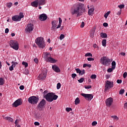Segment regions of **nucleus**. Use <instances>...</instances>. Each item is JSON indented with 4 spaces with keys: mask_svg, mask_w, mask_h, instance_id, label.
I'll return each mask as SVG.
<instances>
[{
    "mask_svg": "<svg viewBox=\"0 0 127 127\" xmlns=\"http://www.w3.org/2000/svg\"><path fill=\"white\" fill-rule=\"evenodd\" d=\"M85 12L86 9H85L84 5L81 3L73 5V6L71 7L70 10L72 15L76 14L77 17L78 16H81L83 14V13Z\"/></svg>",
    "mask_w": 127,
    "mask_h": 127,
    "instance_id": "obj_1",
    "label": "nucleus"
},
{
    "mask_svg": "<svg viewBox=\"0 0 127 127\" xmlns=\"http://www.w3.org/2000/svg\"><path fill=\"white\" fill-rule=\"evenodd\" d=\"M35 43L38 45L39 48H44L45 47V42H44V39L43 37H38L35 40Z\"/></svg>",
    "mask_w": 127,
    "mask_h": 127,
    "instance_id": "obj_2",
    "label": "nucleus"
},
{
    "mask_svg": "<svg viewBox=\"0 0 127 127\" xmlns=\"http://www.w3.org/2000/svg\"><path fill=\"white\" fill-rule=\"evenodd\" d=\"M38 101H39V97L35 96H31L28 99V102L32 105H37Z\"/></svg>",
    "mask_w": 127,
    "mask_h": 127,
    "instance_id": "obj_3",
    "label": "nucleus"
},
{
    "mask_svg": "<svg viewBox=\"0 0 127 127\" xmlns=\"http://www.w3.org/2000/svg\"><path fill=\"white\" fill-rule=\"evenodd\" d=\"M101 64L105 66H110L111 65V60L107 58L106 57H103L100 60Z\"/></svg>",
    "mask_w": 127,
    "mask_h": 127,
    "instance_id": "obj_4",
    "label": "nucleus"
},
{
    "mask_svg": "<svg viewBox=\"0 0 127 127\" xmlns=\"http://www.w3.org/2000/svg\"><path fill=\"white\" fill-rule=\"evenodd\" d=\"M9 46L11 48H13L14 50H18L19 47H18V42L15 40H11L9 41Z\"/></svg>",
    "mask_w": 127,
    "mask_h": 127,
    "instance_id": "obj_5",
    "label": "nucleus"
},
{
    "mask_svg": "<svg viewBox=\"0 0 127 127\" xmlns=\"http://www.w3.org/2000/svg\"><path fill=\"white\" fill-rule=\"evenodd\" d=\"M24 17V15H23V13L20 12L18 15H15L12 17V20L13 21H20L21 20V18H23Z\"/></svg>",
    "mask_w": 127,
    "mask_h": 127,
    "instance_id": "obj_6",
    "label": "nucleus"
},
{
    "mask_svg": "<svg viewBox=\"0 0 127 127\" xmlns=\"http://www.w3.org/2000/svg\"><path fill=\"white\" fill-rule=\"evenodd\" d=\"M47 76V69H44L42 70V72L39 74L38 76V78L40 79V80H42V81H43L45 80L46 78V76Z\"/></svg>",
    "mask_w": 127,
    "mask_h": 127,
    "instance_id": "obj_7",
    "label": "nucleus"
},
{
    "mask_svg": "<svg viewBox=\"0 0 127 127\" xmlns=\"http://www.w3.org/2000/svg\"><path fill=\"white\" fill-rule=\"evenodd\" d=\"M114 87V82H111L109 80L105 81V91H108V90L113 88Z\"/></svg>",
    "mask_w": 127,
    "mask_h": 127,
    "instance_id": "obj_8",
    "label": "nucleus"
},
{
    "mask_svg": "<svg viewBox=\"0 0 127 127\" xmlns=\"http://www.w3.org/2000/svg\"><path fill=\"white\" fill-rule=\"evenodd\" d=\"M54 93L51 92V93H48L46 95L44 96V98L46 99V101L48 102H53V99H52V97L54 96Z\"/></svg>",
    "mask_w": 127,
    "mask_h": 127,
    "instance_id": "obj_9",
    "label": "nucleus"
},
{
    "mask_svg": "<svg viewBox=\"0 0 127 127\" xmlns=\"http://www.w3.org/2000/svg\"><path fill=\"white\" fill-rule=\"evenodd\" d=\"M81 96L85 98V100L88 101H92L93 98H94V95L93 94L81 93Z\"/></svg>",
    "mask_w": 127,
    "mask_h": 127,
    "instance_id": "obj_10",
    "label": "nucleus"
},
{
    "mask_svg": "<svg viewBox=\"0 0 127 127\" xmlns=\"http://www.w3.org/2000/svg\"><path fill=\"white\" fill-rule=\"evenodd\" d=\"M45 105H46V101L45 99H42L38 105L37 109H38L39 111H41L42 108H44Z\"/></svg>",
    "mask_w": 127,
    "mask_h": 127,
    "instance_id": "obj_11",
    "label": "nucleus"
},
{
    "mask_svg": "<svg viewBox=\"0 0 127 127\" xmlns=\"http://www.w3.org/2000/svg\"><path fill=\"white\" fill-rule=\"evenodd\" d=\"M34 29L33 27V24L30 23L27 25L26 28V31L28 33H30L31 31H32Z\"/></svg>",
    "mask_w": 127,
    "mask_h": 127,
    "instance_id": "obj_12",
    "label": "nucleus"
},
{
    "mask_svg": "<svg viewBox=\"0 0 127 127\" xmlns=\"http://www.w3.org/2000/svg\"><path fill=\"white\" fill-rule=\"evenodd\" d=\"M21 105H22V102H21V99H18V100H16L12 104V106L13 107H14V108H17L18 106H20Z\"/></svg>",
    "mask_w": 127,
    "mask_h": 127,
    "instance_id": "obj_13",
    "label": "nucleus"
},
{
    "mask_svg": "<svg viewBox=\"0 0 127 127\" xmlns=\"http://www.w3.org/2000/svg\"><path fill=\"white\" fill-rule=\"evenodd\" d=\"M113 98L112 97H110L108 99H106L105 101L106 105L107 107H111L112 106V104H113Z\"/></svg>",
    "mask_w": 127,
    "mask_h": 127,
    "instance_id": "obj_14",
    "label": "nucleus"
},
{
    "mask_svg": "<svg viewBox=\"0 0 127 127\" xmlns=\"http://www.w3.org/2000/svg\"><path fill=\"white\" fill-rule=\"evenodd\" d=\"M39 18L41 21H45L47 19V15L45 13L41 14L40 15Z\"/></svg>",
    "mask_w": 127,
    "mask_h": 127,
    "instance_id": "obj_15",
    "label": "nucleus"
},
{
    "mask_svg": "<svg viewBox=\"0 0 127 127\" xmlns=\"http://www.w3.org/2000/svg\"><path fill=\"white\" fill-rule=\"evenodd\" d=\"M57 24H58V20H53L52 22V26L51 27V30H55V29H56V26H57Z\"/></svg>",
    "mask_w": 127,
    "mask_h": 127,
    "instance_id": "obj_16",
    "label": "nucleus"
},
{
    "mask_svg": "<svg viewBox=\"0 0 127 127\" xmlns=\"http://www.w3.org/2000/svg\"><path fill=\"white\" fill-rule=\"evenodd\" d=\"M52 69L55 72H56V73H60V72H61V70L60 69L59 67L56 65H52Z\"/></svg>",
    "mask_w": 127,
    "mask_h": 127,
    "instance_id": "obj_17",
    "label": "nucleus"
},
{
    "mask_svg": "<svg viewBox=\"0 0 127 127\" xmlns=\"http://www.w3.org/2000/svg\"><path fill=\"white\" fill-rule=\"evenodd\" d=\"M75 71H76V73H78L79 74V76H83V75H84V74H85V73L84 69L81 70L79 68H75Z\"/></svg>",
    "mask_w": 127,
    "mask_h": 127,
    "instance_id": "obj_18",
    "label": "nucleus"
},
{
    "mask_svg": "<svg viewBox=\"0 0 127 127\" xmlns=\"http://www.w3.org/2000/svg\"><path fill=\"white\" fill-rule=\"evenodd\" d=\"M46 60L47 62H50V63H56L57 62V61L51 57H49Z\"/></svg>",
    "mask_w": 127,
    "mask_h": 127,
    "instance_id": "obj_19",
    "label": "nucleus"
},
{
    "mask_svg": "<svg viewBox=\"0 0 127 127\" xmlns=\"http://www.w3.org/2000/svg\"><path fill=\"white\" fill-rule=\"evenodd\" d=\"M38 5H44L45 4V0H37Z\"/></svg>",
    "mask_w": 127,
    "mask_h": 127,
    "instance_id": "obj_20",
    "label": "nucleus"
},
{
    "mask_svg": "<svg viewBox=\"0 0 127 127\" xmlns=\"http://www.w3.org/2000/svg\"><path fill=\"white\" fill-rule=\"evenodd\" d=\"M31 5L32 6H33V7H37L38 6V3L37 2V0H35L31 3Z\"/></svg>",
    "mask_w": 127,
    "mask_h": 127,
    "instance_id": "obj_21",
    "label": "nucleus"
},
{
    "mask_svg": "<svg viewBox=\"0 0 127 127\" xmlns=\"http://www.w3.org/2000/svg\"><path fill=\"white\" fill-rule=\"evenodd\" d=\"M96 29H95V28H93L91 31L90 33V37H91V38H94V36L95 35V31Z\"/></svg>",
    "mask_w": 127,
    "mask_h": 127,
    "instance_id": "obj_22",
    "label": "nucleus"
},
{
    "mask_svg": "<svg viewBox=\"0 0 127 127\" xmlns=\"http://www.w3.org/2000/svg\"><path fill=\"white\" fill-rule=\"evenodd\" d=\"M59 25H58V26L56 28L57 29H58V28H60L61 27V24L62 23V19H61V18L59 17Z\"/></svg>",
    "mask_w": 127,
    "mask_h": 127,
    "instance_id": "obj_23",
    "label": "nucleus"
},
{
    "mask_svg": "<svg viewBox=\"0 0 127 127\" xmlns=\"http://www.w3.org/2000/svg\"><path fill=\"white\" fill-rule=\"evenodd\" d=\"M95 11V8H91L88 10V14L89 15H92V13Z\"/></svg>",
    "mask_w": 127,
    "mask_h": 127,
    "instance_id": "obj_24",
    "label": "nucleus"
},
{
    "mask_svg": "<svg viewBox=\"0 0 127 127\" xmlns=\"http://www.w3.org/2000/svg\"><path fill=\"white\" fill-rule=\"evenodd\" d=\"M100 36L102 38H108V35L106 33H101Z\"/></svg>",
    "mask_w": 127,
    "mask_h": 127,
    "instance_id": "obj_25",
    "label": "nucleus"
},
{
    "mask_svg": "<svg viewBox=\"0 0 127 127\" xmlns=\"http://www.w3.org/2000/svg\"><path fill=\"white\" fill-rule=\"evenodd\" d=\"M5 120L6 121H8V122H10L11 123H13V119L8 117H5Z\"/></svg>",
    "mask_w": 127,
    "mask_h": 127,
    "instance_id": "obj_26",
    "label": "nucleus"
},
{
    "mask_svg": "<svg viewBox=\"0 0 127 127\" xmlns=\"http://www.w3.org/2000/svg\"><path fill=\"white\" fill-rule=\"evenodd\" d=\"M80 99H79V97H77L74 101L75 105H79V104H80Z\"/></svg>",
    "mask_w": 127,
    "mask_h": 127,
    "instance_id": "obj_27",
    "label": "nucleus"
},
{
    "mask_svg": "<svg viewBox=\"0 0 127 127\" xmlns=\"http://www.w3.org/2000/svg\"><path fill=\"white\" fill-rule=\"evenodd\" d=\"M102 46H104V47H106L107 46V40L104 39L102 41Z\"/></svg>",
    "mask_w": 127,
    "mask_h": 127,
    "instance_id": "obj_28",
    "label": "nucleus"
},
{
    "mask_svg": "<svg viewBox=\"0 0 127 127\" xmlns=\"http://www.w3.org/2000/svg\"><path fill=\"white\" fill-rule=\"evenodd\" d=\"M58 99V96L57 95H55V93H54V95L52 96V100L53 101H55Z\"/></svg>",
    "mask_w": 127,
    "mask_h": 127,
    "instance_id": "obj_29",
    "label": "nucleus"
},
{
    "mask_svg": "<svg viewBox=\"0 0 127 127\" xmlns=\"http://www.w3.org/2000/svg\"><path fill=\"white\" fill-rule=\"evenodd\" d=\"M45 59H46V60L47 59H48V58L49 57H51V54H50V53H45Z\"/></svg>",
    "mask_w": 127,
    "mask_h": 127,
    "instance_id": "obj_30",
    "label": "nucleus"
},
{
    "mask_svg": "<svg viewBox=\"0 0 127 127\" xmlns=\"http://www.w3.org/2000/svg\"><path fill=\"white\" fill-rule=\"evenodd\" d=\"M4 84V79L2 78H0V86H2Z\"/></svg>",
    "mask_w": 127,
    "mask_h": 127,
    "instance_id": "obj_31",
    "label": "nucleus"
},
{
    "mask_svg": "<svg viewBox=\"0 0 127 127\" xmlns=\"http://www.w3.org/2000/svg\"><path fill=\"white\" fill-rule=\"evenodd\" d=\"M85 57H93V55L91 53H87L85 55Z\"/></svg>",
    "mask_w": 127,
    "mask_h": 127,
    "instance_id": "obj_32",
    "label": "nucleus"
},
{
    "mask_svg": "<svg viewBox=\"0 0 127 127\" xmlns=\"http://www.w3.org/2000/svg\"><path fill=\"white\" fill-rule=\"evenodd\" d=\"M111 64L112 68H113V69H116V62L114 61L113 62H112Z\"/></svg>",
    "mask_w": 127,
    "mask_h": 127,
    "instance_id": "obj_33",
    "label": "nucleus"
},
{
    "mask_svg": "<svg viewBox=\"0 0 127 127\" xmlns=\"http://www.w3.org/2000/svg\"><path fill=\"white\" fill-rule=\"evenodd\" d=\"M110 13H111V11H108L104 14V17H105V18H108V16H109Z\"/></svg>",
    "mask_w": 127,
    "mask_h": 127,
    "instance_id": "obj_34",
    "label": "nucleus"
},
{
    "mask_svg": "<svg viewBox=\"0 0 127 127\" xmlns=\"http://www.w3.org/2000/svg\"><path fill=\"white\" fill-rule=\"evenodd\" d=\"M61 88V83L60 82H59L57 85V89L58 90H59Z\"/></svg>",
    "mask_w": 127,
    "mask_h": 127,
    "instance_id": "obj_35",
    "label": "nucleus"
},
{
    "mask_svg": "<svg viewBox=\"0 0 127 127\" xmlns=\"http://www.w3.org/2000/svg\"><path fill=\"white\" fill-rule=\"evenodd\" d=\"M22 64L25 66V68L28 66V64L26 62H23Z\"/></svg>",
    "mask_w": 127,
    "mask_h": 127,
    "instance_id": "obj_36",
    "label": "nucleus"
},
{
    "mask_svg": "<svg viewBox=\"0 0 127 127\" xmlns=\"http://www.w3.org/2000/svg\"><path fill=\"white\" fill-rule=\"evenodd\" d=\"M84 80H85V78H81L80 79L78 80V82H79V83H83V82H84Z\"/></svg>",
    "mask_w": 127,
    "mask_h": 127,
    "instance_id": "obj_37",
    "label": "nucleus"
},
{
    "mask_svg": "<svg viewBox=\"0 0 127 127\" xmlns=\"http://www.w3.org/2000/svg\"><path fill=\"white\" fill-rule=\"evenodd\" d=\"M124 93H125V89H121L119 91L120 95H123Z\"/></svg>",
    "mask_w": 127,
    "mask_h": 127,
    "instance_id": "obj_38",
    "label": "nucleus"
},
{
    "mask_svg": "<svg viewBox=\"0 0 127 127\" xmlns=\"http://www.w3.org/2000/svg\"><path fill=\"white\" fill-rule=\"evenodd\" d=\"M96 78H97V75L96 74H92L90 76L91 79H96Z\"/></svg>",
    "mask_w": 127,
    "mask_h": 127,
    "instance_id": "obj_39",
    "label": "nucleus"
},
{
    "mask_svg": "<svg viewBox=\"0 0 127 127\" xmlns=\"http://www.w3.org/2000/svg\"><path fill=\"white\" fill-rule=\"evenodd\" d=\"M113 70H115V69H113V68H109L108 69L107 71L109 73H111V72H113Z\"/></svg>",
    "mask_w": 127,
    "mask_h": 127,
    "instance_id": "obj_40",
    "label": "nucleus"
},
{
    "mask_svg": "<svg viewBox=\"0 0 127 127\" xmlns=\"http://www.w3.org/2000/svg\"><path fill=\"white\" fill-rule=\"evenodd\" d=\"M11 5H12V3L9 2L7 4V6L8 8H10L11 7Z\"/></svg>",
    "mask_w": 127,
    "mask_h": 127,
    "instance_id": "obj_41",
    "label": "nucleus"
},
{
    "mask_svg": "<svg viewBox=\"0 0 127 127\" xmlns=\"http://www.w3.org/2000/svg\"><path fill=\"white\" fill-rule=\"evenodd\" d=\"M118 7L122 9V8H124L125 7V4H121L118 6Z\"/></svg>",
    "mask_w": 127,
    "mask_h": 127,
    "instance_id": "obj_42",
    "label": "nucleus"
},
{
    "mask_svg": "<svg viewBox=\"0 0 127 127\" xmlns=\"http://www.w3.org/2000/svg\"><path fill=\"white\" fill-rule=\"evenodd\" d=\"M65 37V36L64 34H61L60 36V40H62Z\"/></svg>",
    "mask_w": 127,
    "mask_h": 127,
    "instance_id": "obj_43",
    "label": "nucleus"
},
{
    "mask_svg": "<svg viewBox=\"0 0 127 127\" xmlns=\"http://www.w3.org/2000/svg\"><path fill=\"white\" fill-rule=\"evenodd\" d=\"M97 124H98V123H97L96 121H94L92 123V126L93 127H95V126H97Z\"/></svg>",
    "mask_w": 127,
    "mask_h": 127,
    "instance_id": "obj_44",
    "label": "nucleus"
},
{
    "mask_svg": "<svg viewBox=\"0 0 127 127\" xmlns=\"http://www.w3.org/2000/svg\"><path fill=\"white\" fill-rule=\"evenodd\" d=\"M84 88L85 89H91V88H92V86H91V85H85V86H84Z\"/></svg>",
    "mask_w": 127,
    "mask_h": 127,
    "instance_id": "obj_45",
    "label": "nucleus"
},
{
    "mask_svg": "<svg viewBox=\"0 0 127 127\" xmlns=\"http://www.w3.org/2000/svg\"><path fill=\"white\" fill-rule=\"evenodd\" d=\"M71 77L73 79H75V77H77V74H76V73H72Z\"/></svg>",
    "mask_w": 127,
    "mask_h": 127,
    "instance_id": "obj_46",
    "label": "nucleus"
},
{
    "mask_svg": "<svg viewBox=\"0 0 127 127\" xmlns=\"http://www.w3.org/2000/svg\"><path fill=\"white\" fill-rule=\"evenodd\" d=\"M13 67H14V66L13 65V64H12L11 66H10L9 68L10 71H12L13 70Z\"/></svg>",
    "mask_w": 127,
    "mask_h": 127,
    "instance_id": "obj_47",
    "label": "nucleus"
},
{
    "mask_svg": "<svg viewBox=\"0 0 127 127\" xmlns=\"http://www.w3.org/2000/svg\"><path fill=\"white\" fill-rule=\"evenodd\" d=\"M65 110H66V112H70V111H72V108L67 107V108H66Z\"/></svg>",
    "mask_w": 127,
    "mask_h": 127,
    "instance_id": "obj_48",
    "label": "nucleus"
},
{
    "mask_svg": "<svg viewBox=\"0 0 127 127\" xmlns=\"http://www.w3.org/2000/svg\"><path fill=\"white\" fill-rule=\"evenodd\" d=\"M88 61H94L95 60V59L92 58H87Z\"/></svg>",
    "mask_w": 127,
    "mask_h": 127,
    "instance_id": "obj_49",
    "label": "nucleus"
},
{
    "mask_svg": "<svg viewBox=\"0 0 127 127\" xmlns=\"http://www.w3.org/2000/svg\"><path fill=\"white\" fill-rule=\"evenodd\" d=\"M122 82H123V80H122V79H118L117 80V83H118V84H122Z\"/></svg>",
    "mask_w": 127,
    "mask_h": 127,
    "instance_id": "obj_50",
    "label": "nucleus"
},
{
    "mask_svg": "<svg viewBox=\"0 0 127 127\" xmlns=\"http://www.w3.org/2000/svg\"><path fill=\"white\" fill-rule=\"evenodd\" d=\"M111 118H112V119H114V120H119V118L116 116H111Z\"/></svg>",
    "mask_w": 127,
    "mask_h": 127,
    "instance_id": "obj_51",
    "label": "nucleus"
},
{
    "mask_svg": "<svg viewBox=\"0 0 127 127\" xmlns=\"http://www.w3.org/2000/svg\"><path fill=\"white\" fill-rule=\"evenodd\" d=\"M34 62H35V63H36V64H38V59L35 58V59H34Z\"/></svg>",
    "mask_w": 127,
    "mask_h": 127,
    "instance_id": "obj_52",
    "label": "nucleus"
},
{
    "mask_svg": "<svg viewBox=\"0 0 127 127\" xmlns=\"http://www.w3.org/2000/svg\"><path fill=\"white\" fill-rule=\"evenodd\" d=\"M84 26H85V22H82L81 24L80 25V27L81 28H83V27H84Z\"/></svg>",
    "mask_w": 127,
    "mask_h": 127,
    "instance_id": "obj_53",
    "label": "nucleus"
},
{
    "mask_svg": "<svg viewBox=\"0 0 127 127\" xmlns=\"http://www.w3.org/2000/svg\"><path fill=\"white\" fill-rule=\"evenodd\" d=\"M127 72H124L123 74V78H127Z\"/></svg>",
    "mask_w": 127,
    "mask_h": 127,
    "instance_id": "obj_54",
    "label": "nucleus"
},
{
    "mask_svg": "<svg viewBox=\"0 0 127 127\" xmlns=\"http://www.w3.org/2000/svg\"><path fill=\"white\" fill-rule=\"evenodd\" d=\"M103 26H104V27H107L108 24V23L105 22L103 24Z\"/></svg>",
    "mask_w": 127,
    "mask_h": 127,
    "instance_id": "obj_55",
    "label": "nucleus"
},
{
    "mask_svg": "<svg viewBox=\"0 0 127 127\" xmlns=\"http://www.w3.org/2000/svg\"><path fill=\"white\" fill-rule=\"evenodd\" d=\"M20 90H24V86L23 85H21L19 87Z\"/></svg>",
    "mask_w": 127,
    "mask_h": 127,
    "instance_id": "obj_56",
    "label": "nucleus"
},
{
    "mask_svg": "<svg viewBox=\"0 0 127 127\" xmlns=\"http://www.w3.org/2000/svg\"><path fill=\"white\" fill-rule=\"evenodd\" d=\"M122 13V10H120L117 13V15H120Z\"/></svg>",
    "mask_w": 127,
    "mask_h": 127,
    "instance_id": "obj_57",
    "label": "nucleus"
},
{
    "mask_svg": "<svg viewBox=\"0 0 127 127\" xmlns=\"http://www.w3.org/2000/svg\"><path fill=\"white\" fill-rule=\"evenodd\" d=\"M9 31V29L8 28H6L5 30V33H8Z\"/></svg>",
    "mask_w": 127,
    "mask_h": 127,
    "instance_id": "obj_58",
    "label": "nucleus"
},
{
    "mask_svg": "<svg viewBox=\"0 0 127 127\" xmlns=\"http://www.w3.org/2000/svg\"><path fill=\"white\" fill-rule=\"evenodd\" d=\"M110 77H111V75L110 74H107L106 75V78L108 80V79H109Z\"/></svg>",
    "mask_w": 127,
    "mask_h": 127,
    "instance_id": "obj_59",
    "label": "nucleus"
},
{
    "mask_svg": "<svg viewBox=\"0 0 127 127\" xmlns=\"http://www.w3.org/2000/svg\"><path fill=\"white\" fill-rule=\"evenodd\" d=\"M34 125H35V126H39V123L37 122H35L34 123Z\"/></svg>",
    "mask_w": 127,
    "mask_h": 127,
    "instance_id": "obj_60",
    "label": "nucleus"
},
{
    "mask_svg": "<svg viewBox=\"0 0 127 127\" xmlns=\"http://www.w3.org/2000/svg\"><path fill=\"white\" fill-rule=\"evenodd\" d=\"M17 64H18V63L17 62H15L14 63V64H12V65H13L14 67H15V66H16V65H17Z\"/></svg>",
    "mask_w": 127,
    "mask_h": 127,
    "instance_id": "obj_61",
    "label": "nucleus"
},
{
    "mask_svg": "<svg viewBox=\"0 0 127 127\" xmlns=\"http://www.w3.org/2000/svg\"><path fill=\"white\" fill-rule=\"evenodd\" d=\"M97 46H98V45H97L96 44H93V47H94V48H97Z\"/></svg>",
    "mask_w": 127,
    "mask_h": 127,
    "instance_id": "obj_62",
    "label": "nucleus"
},
{
    "mask_svg": "<svg viewBox=\"0 0 127 127\" xmlns=\"http://www.w3.org/2000/svg\"><path fill=\"white\" fill-rule=\"evenodd\" d=\"M87 64H83V68H86V67H87Z\"/></svg>",
    "mask_w": 127,
    "mask_h": 127,
    "instance_id": "obj_63",
    "label": "nucleus"
},
{
    "mask_svg": "<svg viewBox=\"0 0 127 127\" xmlns=\"http://www.w3.org/2000/svg\"><path fill=\"white\" fill-rule=\"evenodd\" d=\"M15 126H17V120H16L15 121Z\"/></svg>",
    "mask_w": 127,
    "mask_h": 127,
    "instance_id": "obj_64",
    "label": "nucleus"
}]
</instances>
